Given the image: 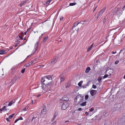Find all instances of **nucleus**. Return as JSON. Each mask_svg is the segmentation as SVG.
<instances>
[{
  "instance_id": "f257e3e1",
  "label": "nucleus",
  "mask_w": 125,
  "mask_h": 125,
  "mask_svg": "<svg viewBox=\"0 0 125 125\" xmlns=\"http://www.w3.org/2000/svg\"><path fill=\"white\" fill-rule=\"evenodd\" d=\"M42 85V88L43 89V92L45 93L48 92V90L53 87V83L50 81H48V79L45 78L44 77H42L41 80Z\"/></svg>"
},
{
  "instance_id": "f03ea898",
  "label": "nucleus",
  "mask_w": 125,
  "mask_h": 125,
  "mask_svg": "<svg viewBox=\"0 0 125 125\" xmlns=\"http://www.w3.org/2000/svg\"><path fill=\"white\" fill-rule=\"evenodd\" d=\"M83 97L81 95H78L76 96V101L77 103V104H79L83 102Z\"/></svg>"
},
{
  "instance_id": "7ed1b4c3",
  "label": "nucleus",
  "mask_w": 125,
  "mask_h": 125,
  "mask_svg": "<svg viewBox=\"0 0 125 125\" xmlns=\"http://www.w3.org/2000/svg\"><path fill=\"white\" fill-rule=\"evenodd\" d=\"M106 7H104L103 8V9L100 11L99 12L97 15V19H98L99 17L102 16L103 13L104 12L106 9Z\"/></svg>"
},
{
  "instance_id": "20e7f679",
  "label": "nucleus",
  "mask_w": 125,
  "mask_h": 125,
  "mask_svg": "<svg viewBox=\"0 0 125 125\" xmlns=\"http://www.w3.org/2000/svg\"><path fill=\"white\" fill-rule=\"evenodd\" d=\"M113 72L114 71L113 69L108 67L107 69L105 72L106 73L109 74V76H110L111 74L113 73Z\"/></svg>"
},
{
  "instance_id": "39448f33",
  "label": "nucleus",
  "mask_w": 125,
  "mask_h": 125,
  "mask_svg": "<svg viewBox=\"0 0 125 125\" xmlns=\"http://www.w3.org/2000/svg\"><path fill=\"white\" fill-rule=\"evenodd\" d=\"M69 106V104L67 102L63 103L62 105L61 109L62 110H65Z\"/></svg>"
},
{
  "instance_id": "423d86ee",
  "label": "nucleus",
  "mask_w": 125,
  "mask_h": 125,
  "mask_svg": "<svg viewBox=\"0 0 125 125\" xmlns=\"http://www.w3.org/2000/svg\"><path fill=\"white\" fill-rule=\"evenodd\" d=\"M39 44V43L38 42H37L35 44V48L34 49V51H33V53L32 54H31L30 55H29L27 56V58H28L29 56H30L31 55L33 54L34 53H35L37 50L38 47V46Z\"/></svg>"
},
{
  "instance_id": "0eeeda50",
  "label": "nucleus",
  "mask_w": 125,
  "mask_h": 125,
  "mask_svg": "<svg viewBox=\"0 0 125 125\" xmlns=\"http://www.w3.org/2000/svg\"><path fill=\"white\" fill-rule=\"evenodd\" d=\"M46 108L45 106L43 107V109L42 110L41 112V114H43V115H44L46 113Z\"/></svg>"
},
{
  "instance_id": "6e6552de",
  "label": "nucleus",
  "mask_w": 125,
  "mask_h": 125,
  "mask_svg": "<svg viewBox=\"0 0 125 125\" xmlns=\"http://www.w3.org/2000/svg\"><path fill=\"white\" fill-rule=\"evenodd\" d=\"M59 77L61 80L60 83H61L64 80L65 78L64 75L63 74L59 76Z\"/></svg>"
},
{
  "instance_id": "1a4fd4ad",
  "label": "nucleus",
  "mask_w": 125,
  "mask_h": 125,
  "mask_svg": "<svg viewBox=\"0 0 125 125\" xmlns=\"http://www.w3.org/2000/svg\"><path fill=\"white\" fill-rule=\"evenodd\" d=\"M122 11L121 10H119L118 8L117 9V11L116 14L118 16H120L122 14Z\"/></svg>"
},
{
  "instance_id": "9d476101",
  "label": "nucleus",
  "mask_w": 125,
  "mask_h": 125,
  "mask_svg": "<svg viewBox=\"0 0 125 125\" xmlns=\"http://www.w3.org/2000/svg\"><path fill=\"white\" fill-rule=\"evenodd\" d=\"M61 99L62 100L66 101H67L69 100L68 97L66 95L64 96Z\"/></svg>"
},
{
  "instance_id": "9b49d317",
  "label": "nucleus",
  "mask_w": 125,
  "mask_h": 125,
  "mask_svg": "<svg viewBox=\"0 0 125 125\" xmlns=\"http://www.w3.org/2000/svg\"><path fill=\"white\" fill-rule=\"evenodd\" d=\"M40 114V113L38 112H34L33 114V115H31V116H33L35 118H36L38 117V115Z\"/></svg>"
},
{
  "instance_id": "f8f14e48",
  "label": "nucleus",
  "mask_w": 125,
  "mask_h": 125,
  "mask_svg": "<svg viewBox=\"0 0 125 125\" xmlns=\"http://www.w3.org/2000/svg\"><path fill=\"white\" fill-rule=\"evenodd\" d=\"M97 92V91L94 90H92L91 91L90 93L92 96H93L95 95Z\"/></svg>"
},
{
  "instance_id": "ddd939ff",
  "label": "nucleus",
  "mask_w": 125,
  "mask_h": 125,
  "mask_svg": "<svg viewBox=\"0 0 125 125\" xmlns=\"http://www.w3.org/2000/svg\"><path fill=\"white\" fill-rule=\"evenodd\" d=\"M80 22H81L80 23L85 25H87L89 23V21H80Z\"/></svg>"
},
{
  "instance_id": "4468645a",
  "label": "nucleus",
  "mask_w": 125,
  "mask_h": 125,
  "mask_svg": "<svg viewBox=\"0 0 125 125\" xmlns=\"http://www.w3.org/2000/svg\"><path fill=\"white\" fill-rule=\"evenodd\" d=\"M80 22H75L74 23L73 27L72 28V30H73V31H74L73 29H74V28L75 27H76L78 25V24H79L80 23Z\"/></svg>"
},
{
  "instance_id": "2eb2a0df",
  "label": "nucleus",
  "mask_w": 125,
  "mask_h": 125,
  "mask_svg": "<svg viewBox=\"0 0 125 125\" xmlns=\"http://www.w3.org/2000/svg\"><path fill=\"white\" fill-rule=\"evenodd\" d=\"M45 78H46L47 79H48V81H51L52 79V76L51 75H48V76H45L44 77Z\"/></svg>"
},
{
  "instance_id": "dca6fc26",
  "label": "nucleus",
  "mask_w": 125,
  "mask_h": 125,
  "mask_svg": "<svg viewBox=\"0 0 125 125\" xmlns=\"http://www.w3.org/2000/svg\"><path fill=\"white\" fill-rule=\"evenodd\" d=\"M117 8H116L112 12V14L113 15L115 14H116L117 11Z\"/></svg>"
},
{
  "instance_id": "f3484780",
  "label": "nucleus",
  "mask_w": 125,
  "mask_h": 125,
  "mask_svg": "<svg viewBox=\"0 0 125 125\" xmlns=\"http://www.w3.org/2000/svg\"><path fill=\"white\" fill-rule=\"evenodd\" d=\"M15 102V100H13L12 101H11L9 104L8 106H10L12 105V104H13Z\"/></svg>"
},
{
  "instance_id": "a211bd4d",
  "label": "nucleus",
  "mask_w": 125,
  "mask_h": 125,
  "mask_svg": "<svg viewBox=\"0 0 125 125\" xmlns=\"http://www.w3.org/2000/svg\"><path fill=\"white\" fill-rule=\"evenodd\" d=\"M90 70L91 69L90 67H87L85 70V73H88L89 72Z\"/></svg>"
},
{
  "instance_id": "6ab92c4d",
  "label": "nucleus",
  "mask_w": 125,
  "mask_h": 125,
  "mask_svg": "<svg viewBox=\"0 0 125 125\" xmlns=\"http://www.w3.org/2000/svg\"><path fill=\"white\" fill-rule=\"evenodd\" d=\"M27 1V0H25L24 1L21 2V3L20 4V6L21 7H22L23 6V5L24 4L26 3Z\"/></svg>"
},
{
  "instance_id": "aec40b11",
  "label": "nucleus",
  "mask_w": 125,
  "mask_h": 125,
  "mask_svg": "<svg viewBox=\"0 0 125 125\" xmlns=\"http://www.w3.org/2000/svg\"><path fill=\"white\" fill-rule=\"evenodd\" d=\"M48 36H46L45 37H44L43 41V42H45L48 39Z\"/></svg>"
},
{
  "instance_id": "412c9836",
  "label": "nucleus",
  "mask_w": 125,
  "mask_h": 125,
  "mask_svg": "<svg viewBox=\"0 0 125 125\" xmlns=\"http://www.w3.org/2000/svg\"><path fill=\"white\" fill-rule=\"evenodd\" d=\"M5 53V52L4 50H0V54H2Z\"/></svg>"
},
{
  "instance_id": "4be33fe9",
  "label": "nucleus",
  "mask_w": 125,
  "mask_h": 125,
  "mask_svg": "<svg viewBox=\"0 0 125 125\" xmlns=\"http://www.w3.org/2000/svg\"><path fill=\"white\" fill-rule=\"evenodd\" d=\"M6 106H4L3 107L1 108L0 109V111H5V109Z\"/></svg>"
},
{
  "instance_id": "5701e85b",
  "label": "nucleus",
  "mask_w": 125,
  "mask_h": 125,
  "mask_svg": "<svg viewBox=\"0 0 125 125\" xmlns=\"http://www.w3.org/2000/svg\"><path fill=\"white\" fill-rule=\"evenodd\" d=\"M58 58L57 57H55L52 60H53L54 62L55 63L57 61L58 59Z\"/></svg>"
},
{
  "instance_id": "b1692460",
  "label": "nucleus",
  "mask_w": 125,
  "mask_h": 125,
  "mask_svg": "<svg viewBox=\"0 0 125 125\" xmlns=\"http://www.w3.org/2000/svg\"><path fill=\"white\" fill-rule=\"evenodd\" d=\"M86 102H83L82 103L80 104V105L81 106H85L86 105Z\"/></svg>"
},
{
  "instance_id": "393cba45",
  "label": "nucleus",
  "mask_w": 125,
  "mask_h": 125,
  "mask_svg": "<svg viewBox=\"0 0 125 125\" xmlns=\"http://www.w3.org/2000/svg\"><path fill=\"white\" fill-rule=\"evenodd\" d=\"M76 4V2H73L70 3L69 4L70 6H73L75 5Z\"/></svg>"
},
{
  "instance_id": "a878e982",
  "label": "nucleus",
  "mask_w": 125,
  "mask_h": 125,
  "mask_svg": "<svg viewBox=\"0 0 125 125\" xmlns=\"http://www.w3.org/2000/svg\"><path fill=\"white\" fill-rule=\"evenodd\" d=\"M83 82V81H80L78 84V86H81L82 85V83Z\"/></svg>"
},
{
  "instance_id": "bb28decb",
  "label": "nucleus",
  "mask_w": 125,
  "mask_h": 125,
  "mask_svg": "<svg viewBox=\"0 0 125 125\" xmlns=\"http://www.w3.org/2000/svg\"><path fill=\"white\" fill-rule=\"evenodd\" d=\"M102 78L101 77V76L99 77L98 78V81L99 82H100L101 81V80H102Z\"/></svg>"
},
{
  "instance_id": "cd10ccee",
  "label": "nucleus",
  "mask_w": 125,
  "mask_h": 125,
  "mask_svg": "<svg viewBox=\"0 0 125 125\" xmlns=\"http://www.w3.org/2000/svg\"><path fill=\"white\" fill-rule=\"evenodd\" d=\"M55 63L54 62L53 60H52L51 62L49 63L51 65H52L54 64Z\"/></svg>"
},
{
  "instance_id": "c85d7f7f",
  "label": "nucleus",
  "mask_w": 125,
  "mask_h": 125,
  "mask_svg": "<svg viewBox=\"0 0 125 125\" xmlns=\"http://www.w3.org/2000/svg\"><path fill=\"white\" fill-rule=\"evenodd\" d=\"M14 114H13L12 115H10L9 117V118L10 119H11L14 115Z\"/></svg>"
},
{
  "instance_id": "c756f323",
  "label": "nucleus",
  "mask_w": 125,
  "mask_h": 125,
  "mask_svg": "<svg viewBox=\"0 0 125 125\" xmlns=\"http://www.w3.org/2000/svg\"><path fill=\"white\" fill-rule=\"evenodd\" d=\"M109 76V75L108 74H105L103 77V79L107 77H108Z\"/></svg>"
},
{
  "instance_id": "7c9ffc66",
  "label": "nucleus",
  "mask_w": 125,
  "mask_h": 125,
  "mask_svg": "<svg viewBox=\"0 0 125 125\" xmlns=\"http://www.w3.org/2000/svg\"><path fill=\"white\" fill-rule=\"evenodd\" d=\"M89 97V96L88 95H85V100H87Z\"/></svg>"
},
{
  "instance_id": "2f4dec72",
  "label": "nucleus",
  "mask_w": 125,
  "mask_h": 125,
  "mask_svg": "<svg viewBox=\"0 0 125 125\" xmlns=\"http://www.w3.org/2000/svg\"><path fill=\"white\" fill-rule=\"evenodd\" d=\"M30 65L31 64L30 63H27L26 65H25V66H26V67H27Z\"/></svg>"
},
{
  "instance_id": "473e14b6",
  "label": "nucleus",
  "mask_w": 125,
  "mask_h": 125,
  "mask_svg": "<svg viewBox=\"0 0 125 125\" xmlns=\"http://www.w3.org/2000/svg\"><path fill=\"white\" fill-rule=\"evenodd\" d=\"M32 116V117H31L32 116H31V122H32L33 121L34 119L35 118L33 116Z\"/></svg>"
},
{
  "instance_id": "72a5a7b5",
  "label": "nucleus",
  "mask_w": 125,
  "mask_h": 125,
  "mask_svg": "<svg viewBox=\"0 0 125 125\" xmlns=\"http://www.w3.org/2000/svg\"><path fill=\"white\" fill-rule=\"evenodd\" d=\"M91 48L90 47H89L87 49V52H89L91 50Z\"/></svg>"
},
{
  "instance_id": "f704fd0d",
  "label": "nucleus",
  "mask_w": 125,
  "mask_h": 125,
  "mask_svg": "<svg viewBox=\"0 0 125 125\" xmlns=\"http://www.w3.org/2000/svg\"><path fill=\"white\" fill-rule=\"evenodd\" d=\"M96 87V85L93 84L92 85V87L94 89H95Z\"/></svg>"
},
{
  "instance_id": "c9c22d12",
  "label": "nucleus",
  "mask_w": 125,
  "mask_h": 125,
  "mask_svg": "<svg viewBox=\"0 0 125 125\" xmlns=\"http://www.w3.org/2000/svg\"><path fill=\"white\" fill-rule=\"evenodd\" d=\"M28 107L27 106L25 108L23 109V110L24 111H26V110L28 109Z\"/></svg>"
},
{
  "instance_id": "e433bc0d",
  "label": "nucleus",
  "mask_w": 125,
  "mask_h": 125,
  "mask_svg": "<svg viewBox=\"0 0 125 125\" xmlns=\"http://www.w3.org/2000/svg\"><path fill=\"white\" fill-rule=\"evenodd\" d=\"M25 69L24 68L21 71V73H23L25 71Z\"/></svg>"
},
{
  "instance_id": "4c0bfd02",
  "label": "nucleus",
  "mask_w": 125,
  "mask_h": 125,
  "mask_svg": "<svg viewBox=\"0 0 125 125\" xmlns=\"http://www.w3.org/2000/svg\"><path fill=\"white\" fill-rule=\"evenodd\" d=\"M125 48H122V49L121 50H120V52H119V53H120V52H122V51H125Z\"/></svg>"
},
{
  "instance_id": "58836bf2",
  "label": "nucleus",
  "mask_w": 125,
  "mask_h": 125,
  "mask_svg": "<svg viewBox=\"0 0 125 125\" xmlns=\"http://www.w3.org/2000/svg\"><path fill=\"white\" fill-rule=\"evenodd\" d=\"M119 62V61L118 60H117L115 61V64H117Z\"/></svg>"
},
{
  "instance_id": "ea45409f",
  "label": "nucleus",
  "mask_w": 125,
  "mask_h": 125,
  "mask_svg": "<svg viewBox=\"0 0 125 125\" xmlns=\"http://www.w3.org/2000/svg\"><path fill=\"white\" fill-rule=\"evenodd\" d=\"M55 118V116H54L52 119V121H53Z\"/></svg>"
},
{
  "instance_id": "a19ab883",
  "label": "nucleus",
  "mask_w": 125,
  "mask_h": 125,
  "mask_svg": "<svg viewBox=\"0 0 125 125\" xmlns=\"http://www.w3.org/2000/svg\"><path fill=\"white\" fill-rule=\"evenodd\" d=\"M18 36L21 40H22L23 39V38L22 36H20V35H18Z\"/></svg>"
},
{
  "instance_id": "79ce46f5",
  "label": "nucleus",
  "mask_w": 125,
  "mask_h": 125,
  "mask_svg": "<svg viewBox=\"0 0 125 125\" xmlns=\"http://www.w3.org/2000/svg\"><path fill=\"white\" fill-rule=\"evenodd\" d=\"M13 82V80H11L10 83H11V84H13L14 83Z\"/></svg>"
},
{
  "instance_id": "37998d69",
  "label": "nucleus",
  "mask_w": 125,
  "mask_h": 125,
  "mask_svg": "<svg viewBox=\"0 0 125 125\" xmlns=\"http://www.w3.org/2000/svg\"><path fill=\"white\" fill-rule=\"evenodd\" d=\"M50 2H51L50 1V0H49L47 2H46V3L47 4H49L50 3Z\"/></svg>"
},
{
  "instance_id": "c03bdc74",
  "label": "nucleus",
  "mask_w": 125,
  "mask_h": 125,
  "mask_svg": "<svg viewBox=\"0 0 125 125\" xmlns=\"http://www.w3.org/2000/svg\"><path fill=\"white\" fill-rule=\"evenodd\" d=\"M85 114L87 115H89V113L87 112H86L85 113Z\"/></svg>"
},
{
  "instance_id": "a18cd8bd",
  "label": "nucleus",
  "mask_w": 125,
  "mask_h": 125,
  "mask_svg": "<svg viewBox=\"0 0 125 125\" xmlns=\"http://www.w3.org/2000/svg\"><path fill=\"white\" fill-rule=\"evenodd\" d=\"M19 120H22L23 119V118L21 117H20L19 118H18Z\"/></svg>"
},
{
  "instance_id": "49530a36",
  "label": "nucleus",
  "mask_w": 125,
  "mask_h": 125,
  "mask_svg": "<svg viewBox=\"0 0 125 125\" xmlns=\"http://www.w3.org/2000/svg\"><path fill=\"white\" fill-rule=\"evenodd\" d=\"M94 110V109L93 108H91L90 109V111L91 112L93 111Z\"/></svg>"
},
{
  "instance_id": "de8ad7c7",
  "label": "nucleus",
  "mask_w": 125,
  "mask_h": 125,
  "mask_svg": "<svg viewBox=\"0 0 125 125\" xmlns=\"http://www.w3.org/2000/svg\"><path fill=\"white\" fill-rule=\"evenodd\" d=\"M125 5L124 6H123V9H122L123 10H125Z\"/></svg>"
},
{
  "instance_id": "09e8293b",
  "label": "nucleus",
  "mask_w": 125,
  "mask_h": 125,
  "mask_svg": "<svg viewBox=\"0 0 125 125\" xmlns=\"http://www.w3.org/2000/svg\"><path fill=\"white\" fill-rule=\"evenodd\" d=\"M19 120H18V119H16L15 121V123H16L17 122V121H18Z\"/></svg>"
},
{
  "instance_id": "8fccbe9b",
  "label": "nucleus",
  "mask_w": 125,
  "mask_h": 125,
  "mask_svg": "<svg viewBox=\"0 0 125 125\" xmlns=\"http://www.w3.org/2000/svg\"><path fill=\"white\" fill-rule=\"evenodd\" d=\"M82 110V108H79L78 109V110L79 111H81Z\"/></svg>"
},
{
  "instance_id": "3c124183",
  "label": "nucleus",
  "mask_w": 125,
  "mask_h": 125,
  "mask_svg": "<svg viewBox=\"0 0 125 125\" xmlns=\"http://www.w3.org/2000/svg\"><path fill=\"white\" fill-rule=\"evenodd\" d=\"M6 120L8 122H9L10 121V119H9V118H7L6 119Z\"/></svg>"
},
{
  "instance_id": "603ef678",
  "label": "nucleus",
  "mask_w": 125,
  "mask_h": 125,
  "mask_svg": "<svg viewBox=\"0 0 125 125\" xmlns=\"http://www.w3.org/2000/svg\"><path fill=\"white\" fill-rule=\"evenodd\" d=\"M31 27H30V28H29L28 29H27V31H29L30 30H31Z\"/></svg>"
},
{
  "instance_id": "864d4df0",
  "label": "nucleus",
  "mask_w": 125,
  "mask_h": 125,
  "mask_svg": "<svg viewBox=\"0 0 125 125\" xmlns=\"http://www.w3.org/2000/svg\"><path fill=\"white\" fill-rule=\"evenodd\" d=\"M63 18L62 17H61L60 18V20H62L63 19Z\"/></svg>"
},
{
  "instance_id": "5fc2aeb1",
  "label": "nucleus",
  "mask_w": 125,
  "mask_h": 125,
  "mask_svg": "<svg viewBox=\"0 0 125 125\" xmlns=\"http://www.w3.org/2000/svg\"><path fill=\"white\" fill-rule=\"evenodd\" d=\"M106 21L104 20H103V22L104 23H105L106 22Z\"/></svg>"
},
{
  "instance_id": "6e6d98bb",
  "label": "nucleus",
  "mask_w": 125,
  "mask_h": 125,
  "mask_svg": "<svg viewBox=\"0 0 125 125\" xmlns=\"http://www.w3.org/2000/svg\"><path fill=\"white\" fill-rule=\"evenodd\" d=\"M58 40L59 41L61 42L62 39H61V38H59Z\"/></svg>"
},
{
  "instance_id": "4d7b16f0",
  "label": "nucleus",
  "mask_w": 125,
  "mask_h": 125,
  "mask_svg": "<svg viewBox=\"0 0 125 125\" xmlns=\"http://www.w3.org/2000/svg\"><path fill=\"white\" fill-rule=\"evenodd\" d=\"M41 94H39L38 95H37V97H39L41 96Z\"/></svg>"
},
{
  "instance_id": "13d9d810",
  "label": "nucleus",
  "mask_w": 125,
  "mask_h": 125,
  "mask_svg": "<svg viewBox=\"0 0 125 125\" xmlns=\"http://www.w3.org/2000/svg\"><path fill=\"white\" fill-rule=\"evenodd\" d=\"M116 53V51H115V52H112V53L113 54H115V53Z\"/></svg>"
},
{
  "instance_id": "bf43d9fd",
  "label": "nucleus",
  "mask_w": 125,
  "mask_h": 125,
  "mask_svg": "<svg viewBox=\"0 0 125 125\" xmlns=\"http://www.w3.org/2000/svg\"><path fill=\"white\" fill-rule=\"evenodd\" d=\"M31 64L33 63V62L32 61H31L29 62Z\"/></svg>"
},
{
  "instance_id": "052dcab7",
  "label": "nucleus",
  "mask_w": 125,
  "mask_h": 125,
  "mask_svg": "<svg viewBox=\"0 0 125 125\" xmlns=\"http://www.w3.org/2000/svg\"><path fill=\"white\" fill-rule=\"evenodd\" d=\"M93 43L90 46H89L91 48L93 46Z\"/></svg>"
},
{
  "instance_id": "680f3d73",
  "label": "nucleus",
  "mask_w": 125,
  "mask_h": 125,
  "mask_svg": "<svg viewBox=\"0 0 125 125\" xmlns=\"http://www.w3.org/2000/svg\"><path fill=\"white\" fill-rule=\"evenodd\" d=\"M16 76H15V78H14V79H15V80H17L18 79V78L17 79L16 78Z\"/></svg>"
},
{
  "instance_id": "e2e57ef3",
  "label": "nucleus",
  "mask_w": 125,
  "mask_h": 125,
  "mask_svg": "<svg viewBox=\"0 0 125 125\" xmlns=\"http://www.w3.org/2000/svg\"><path fill=\"white\" fill-rule=\"evenodd\" d=\"M21 35H23V32H21Z\"/></svg>"
},
{
  "instance_id": "0e129e2a",
  "label": "nucleus",
  "mask_w": 125,
  "mask_h": 125,
  "mask_svg": "<svg viewBox=\"0 0 125 125\" xmlns=\"http://www.w3.org/2000/svg\"><path fill=\"white\" fill-rule=\"evenodd\" d=\"M27 31H26V32H25L24 33V35H25L26 34V33L27 32Z\"/></svg>"
},
{
  "instance_id": "69168bd1",
  "label": "nucleus",
  "mask_w": 125,
  "mask_h": 125,
  "mask_svg": "<svg viewBox=\"0 0 125 125\" xmlns=\"http://www.w3.org/2000/svg\"><path fill=\"white\" fill-rule=\"evenodd\" d=\"M69 122V121L68 120V121H66L65 122V123H66V122Z\"/></svg>"
},
{
  "instance_id": "338daca9",
  "label": "nucleus",
  "mask_w": 125,
  "mask_h": 125,
  "mask_svg": "<svg viewBox=\"0 0 125 125\" xmlns=\"http://www.w3.org/2000/svg\"><path fill=\"white\" fill-rule=\"evenodd\" d=\"M79 30V29L78 28V29H75V30H77H77Z\"/></svg>"
},
{
  "instance_id": "774afa93",
  "label": "nucleus",
  "mask_w": 125,
  "mask_h": 125,
  "mask_svg": "<svg viewBox=\"0 0 125 125\" xmlns=\"http://www.w3.org/2000/svg\"><path fill=\"white\" fill-rule=\"evenodd\" d=\"M123 78L124 79H125V75H124V77H123Z\"/></svg>"
}]
</instances>
